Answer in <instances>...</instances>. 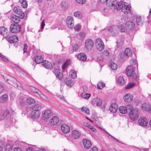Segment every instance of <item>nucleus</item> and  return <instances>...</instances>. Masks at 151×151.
Returning <instances> with one entry per match:
<instances>
[{"label":"nucleus","instance_id":"nucleus-19","mask_svg":"<svg viewBox=\"0 0 151 151\" xmlns=\"http://www.w3.org/2000/svg\"><path fill=\"white\" fill-rule=\"evenodd\" d=\"M61 130L65 133H68L70 131V128L67 124H63L61 127Z\"/></svg>","mask_w":151,"mask_h":151},{"label":"nucleus","instance_id":"nucleus-40","mask_svg":"<svg viewBox=\"0 0 151 151\" xmlns=\"http://www.w3.org/2000/svg\"><path fill=\"white\" fill-rule=\"evenodd\" d=\"M136 23L138 25H141L142 22L141 20V18L140 16H137L136 17Z\"/></svg>","mask_w":151,"mask_h":151},{"label":"nucleus","instance_id":"nucleus-58","mask_svg":"<svg viewBox=\"0 0 151 151\" xmlns=\"http://www.w3.org/2000/svg\"><path fill=\"white\" fill-rule=\"evenodd\" d=\"M27 46L26 44H24V47L23 49V53H24L25 52H27Z\"/></svg>","mask_w":151,"mask_h":151},{"label":"nucleus","instance_id":"nucleus-29","mask_svg":"<svg viewBox=\"0 0 151 151\" xmlns=\"http://www.w3.org/2000/svg\"><path fill=\"white\" fill-rule=\"evenodd\" d=\"M42 107V105L40 104H35L34 106H32V109L33 111H39Z\"/></svg>","mask_w":151,"mask_h":151},{"label":"nucleus","instance_id":"nucleus-55","mask_svg":"<svg viewBox=\"0 0 151 151\" xmlns=\"http://www.w3.org/2000/svg\"><path fill=\"white\" fill-rule=\"evenodd\" d=\"M61 6L62 9H67L68 8V6L65 4V2H62L61 4Z\"/></svg>","mask_w":151,"mask_h":151},{"label":"nucleus","instance_id":"nucleus-37","mask_svg":"<svg viewBox=\"0 0 151 151\" xmlns=\"http://www.w3.org/2000/svg\"><path fill=\"white\" fill-rule=\"evenodd\" d=\"M124 54L126 56L129 57L132 54V52L129 48H127L124 51Z\"/></svg>","mask_w":151,"mask_h":151},{"label":"nucleus","instance_id":"nucleus-4","mask_svg":"<svg viewBox=\"0 0 151 151\" xmlns=\"http://www.w3.org/2000/svg\"><path fill=\"white\" fill-rule=\"evenodd\" d=\"M14 12L17 14L18 15L20 18L23 19L25 16L24 13L22 12L19 7H15L13 9Z\"/></svg>","mask_w":151,"mask_h":151},{"label":"nucleus","instance_id":"nucleus-62","mask_svg":"<svg viewBox=\"0 0 151 151\" xmlns=\"http://www.w3.org/2000/svg\"><path fill=\"white\" fill-rule=\"evenodd\" d=\"M98 148L96 147H93L91 149V151H98Z\"/></svg>","mask_w":151,"mask_h":151},{"label":"nucleus","instance_id":"nucleus-25","mask_svg":"<svg viewBox=\"0 0 151 151\" xmlns=\"http://www.w3.org/2000/svg\"><path fill=\"white\" fill-rule=\"evenodd\" d=\"M124 99L125 101L130 102L132 99V95L131 94H127L124 97Z\"/></svg>","mask_w":151,"mask_h":151},{"label":"nucleus","instance_id":"nucleus-17","mask_svg":"<svg viewBox=\"0 0 151 151\" xmlns=\"http://www.w3.org/2000/svg\"><path fill=\"white\" fill-rule=\"evenodd\" d=\"M118 109V106L115 103L111 104L109 108L110 110L113 113L116 112Z\"/></svg>","mask_w":151,"mask_h":151},{"label":"nucleus","instance_id":"nucleus-57","mask_svg":"<svg viewBox=\"0 0 151 151\" xmlns=\"http://www.w3.org/2000/svg\"><path fill=\"white\" fill-rule=\"evenodd\" d=\"M136 61L135 60L133 59H132L130 61V63L132 65H133L136 64Z\"/></svg>","mask_w":151,"mask_h":151},{"label":"nucleus","instance_id":"nucleus-59","mask_svg":"<svg viewBox=\"0 0 151 151\" xmlns=\"http://www.w3.org/2000/svg\"><path fill=\"white\" fill-rule=\"evenodd\" d=\"M76 1L78 3L81 4H83L86 1L85 0H76Z\"/></svg>","mask_w":151,"mask_h":151},{"label":"nucleus","instance_id":"nucleus-54","mask_svg":"<svg viewBox=\"0 0 151 151\" xmlns=\"http://www.w3.org/2000/svg\"><path fill=\"white\" fill-rule=\"evenodd\" d=\"M118 28L119 30L122 32H123L125 31V29L124 27L121 25H119Z\"/></svg>","mask_w":151,"mask_h":151},{"label":"nucleus","instance_id":"nucleus-43","mask_svg":"<svg viewBox=\"0 0 151 151\" xmlns=\"http://www.w3.org/2000/svg\"><path fill=\"white\" fill-rule=\"evenodd\" d=\"M74 15L75 17L80 19L82 17V14L79 11L76 12L74 13Z\"/></svg>","mask_w":151,"mask_h":151},{"label":"nucleus","instance_id":"nucleus-41","mask_svg":"<svg viewBox=\"0 0 151 151\" xmlns=\"http://www.w3.org/2000/svg\"><path fill=\"white\" fill-rule=\"evenodd\" d=\"M70 63V61L68 60L66 61L62 65V69L63 70H65L67 68V66Z\"/></svg>","mask_w":151,"mask_h":151},{"label":"nucleus","instance_id":"nucleus-18","mask_svg":"<svg viewBox=\"0 0 151 151\" xmlns=\"http://www.w3.org/2000/svg\"><path fill=\"white\" fill-rule=\"evenodd\" d=\"M122 11L126 14H129L131 12V10L129 7L127 5L125 4H124L122 9Z\"/></svg>","mask_w":151,"mask_h":151},{"label":"nucleus","instance_id":"nucleus-56","mask_svg":"<svg viewBox=\"0 0 151 151\" xmlns=\"http://www.w3.org/2000/svg\"><path fill=\"white\" fill-rule=\"evenodd\" d=\"M25 100L24 99H20L19 101V104L22 106H24L25 104Z\"/></svg>","mask_w":151,"mask_h":151},{"label":"nucleus","instance_id":"nucleus-63","mask_svg":"<svg viewBox=\"0 0 151 151\" xmlns=\"http://www.w3.org/2000/svg\"><path fill=\"white\" fill-rule=\"evenodd\" d=\"M140 151H151V149H149L148 150L147 149L142 148Z\"/></svg>","mask_w":151,"mask_h":151},{"label":"nucleus","instance_id":"nucleus-11","mask_svg":"<svg viewBox=\"0 0 151 151\" xmlns=\"http://www.w3.org/2000/svg\"><path fill=\"white\" fill-rule=\"evenodd\" d=\"M134 72L133 66L130 65L128 66L126 70V73L128 76H131L133 75Z\"/></svg>","mask_w":151,"mask_h":151},{"label":"nucleus","instance_id":"nucleus-16","mask_svg":"<svg viewBox=\"0 0 151 151\" xmlns=\"http://www.w3.org/2000/svg\"><path fill=\"white\" fill-rule=\"evenodd\" d=\"M8 32L7 29L4 27H0V34L3 35L4 37H7V38H9V37L7 36Z\"/></svg>","mask_w":151,"mask_h":151},{"label":"nucleus","instance_id":"nucleus-50","mask_svg":"<svg viewBox=\"0 0 151 151\" xmlns=\"http://www.w3.org/2000/svg\"><path fill=\"white\" fill-rule=\"evenodd\" d=\"M40 93H37V94L39 95L40 97L43 99L47 100V98L46 96L44 94H42L40 91Z\"/></svg>","mask_w":151,"mask_h":151},{"label":"nucleus","instance_id":"nucleus-15","mask_svg":"<svg viewBox=\"0 0 151 151\" xmlns=\"http://www.w3.org/2000/svg\"><path fill=\"white\" fill-rule=\"evenodd\" d=\"M59 120L58 118L55 116L53 117L49 121V124L51 125H55L59 122Z\"/></svg>","mask_w":151,"mask_h":151},{"label":"nucleus","instance_id":"nucleus-30","mask_svg":"<svg viewBox=\"0 0 151 151\" xmlns=\"http://www.w3.org/2000/svg\"><path fill=\"white\" fill-rule=\"evenodd\" d=\"M84 92L82 93L81 94V97L83 99L88 100L91 96V94L90 93H85L86 91H84L83 89Z\"/></svg>","mask_w":151,"mask_h":151},{"label":"nucleus","instance_id":"nucleus-60","mask_svg":"<svg viewBox=\"0 0 151 151\" xmlns=\"http://www.w3.org/2000/svg\"><path fill=\"white\" fill-rule=\"evenodd\" d=\"M80 28V24H78L74 28L75 29L76 31L78 30Z\"/></svg>","mask_w":151,"mask_h":151},{"label":"nucleus","instance_id":"nucleus-39","mask_svg":"<svg viewBox=\"0 0 151 151\" xmlns=\"http://www.w3.org/2000/svg\"><path fill=\"white\" fill-rule=\"evenodd\" d=\"M26 101L27 103L28 104H31L34 103L35 102V99L31 97H29L27 99Z\"/></svg>","mask_w":151,"mask_h":151},{"label":"nucleus","instance_id":"nucleus-36","mask_svg":"<svg viewBox=\"0 0 151 151\" xmlns=\"http://www.w3.org/2000/svg\"><path fill=\"white\" fill-rule=\"evenodd\" d=\"M29 88L32 92L34 93H35L37 94V93H40V91L38 89H36L34 87L29 86Z\"/></svg>","mask_w":151,"mask_h":151},{"label":"nucleus","instance_id":"nucleus-61","mask_svg":"<svg viewBox=\"0 0 151 151\" xmlns=\"http://www.w3.org/2000/svg\"><path fill=\"white\" fill-rule=\"evenodd\" d=\"M4 91V88L2 85L0 84V94H1Z\"/></svg>","mask_w":151,"mask_h":151},{"label":"nucleus","instance_id":"nucleus-23","mask_svg":"<svg viewBox=\"0 0 151 151\" xmlns=\"http://www.w3.org/2000/svg\"><path fill=\"white\" fill-rule=\"evenodd\" d=\"M127 28L128 29L132 30L134 28L135 25L132 22H128L125 24Z\"/></svg>","mask_w":151,"mask_h":151},{"label":"nucleus","instance_id":"nucleus-35","mask_svg":"<svg viewBox=\"0 0 151 151\" xmlns=\"http://www.w3.org/2000/svg\"><path fill=\"white\" fill-rule=\"evenodd\" d=\"M80 109L82 112H84L88 114H89V109L87 107H83L81 109Z\"/></svg>","mask_w":151,"mask_h":151},{"label":"nucleus","instance_id":"nucleus-45","mask_svg":"<svg viewBox=\"0 0 151 151\" xmlns=\"http://www.w3.org/2000/svg\"><path fill=\"white\" fill-rule=\"evenodd\" d=\"M70 76L73 78H76V74L75 72L73 70H71L70 72Z\"/></svg>","mask_w":151,"mask_h":151},{"label":"nucleus","instance_id":"nucleus-14","mask_svg":"<svg viewBox=\"0 0 151 151\" xmlns=\"http://www.w3.org/2000/svg\"><path fill=\"white\" fill-rule=\"evenodd\" d=\"M53 72L57 78L60 79L63 76L62 71L60 69H56Z\"/></svg>","mask_w":151,"mask_h":151},{"label":"nucleus","instance_id":"nucleus-9","mask_svg":"<svg viewBox=\"0 0 151 151\" xmlns=\"http://www.w3.org/2000/svg\"><path fill=\"white\" fill-rule=\"evenodd\" d=\"M42 114L43 118L45 119H47L51 116L52 114L50 110H45L42 111Z\"/></svg>","mask_w":151,"mask_h":151},{"label":"nucleus","instance_id":"nucleus-8","mask_svg":"<svg viewBox=\"0 0 151 151\" xmlns=\"http://www.w3.org/2000/svg\"><path fill=\"white\" fill-rule=\"evenodd\" d=\"M138 122L140 126H144L147 124L148 120L145 117H140L138 120Z\"/></svg>","mask_w":151,"mask_h":151},{"label":"nucleus","instance_id":"nucleus-28","mask_svg":"<svg viewBox=\"0 0 151 151\" xmlns=\"http://www.w3.org/2000/svg\"><path fill=\"white\" fill-rule=\"evenodd\" d=\"M78 59L81 61H85L87 58V57L83 53H80L78 56Z\"/></svg>","mask_w":151,"mask_h":151},{"label":"nucleus","instance_id":"nucleus-38","mask_svg":"<svg viewBox=\"0 0 151 151\" xmlns=\"http://www.w3.org/2000/svg\"><path fill=\"white\" fill-rule=\"evenodd\" d=\"M109 65L110 67L113 70H116L117 68V66L116 64L113 62L110 63Z\"/></svg>","mask_w":151,"mask_h":151},{"label":"nucleus","instance_id":"nucleus-51","mask_svg":"<svg viewBox=\"0 0 151 151\" xmlns=\"http://www.w3.org/2000/svg\"><path fill=\"white\" fill-rule=\"evenodd\" d=\"M116 3V1L115 0H110L109 4V7L111 6H114Z\"/></svg>","mask_w":151,"mask_h":151},{"label":"nucleus","instance_id":"nucleus-1","mask_svg":"<svg viewBox=\"0 0 151 151\" xmlns=\"http://www.w3.org/2000/svg\"><path fill=\"white\" fill-rule=\"evenodd\" d=\"M3 77L4 80L8 81V83L9 84L14 86L18 88L19 89L18 82L17 80L14 77H11L6 73L4 74Z\"/></svg>","mask_w":151,"mask_h":151},{"label":"nucleus","instance_id":"nucleus-7","mask_svg":"<svg viewBox=\"0 0 151 151\" xmlns=\"http://www.w3.org/2000/svg\"><path fill=\"white\" fill-rule=\"evenodd\" d=\"M94 42L93 41L90 39H88L86 40L85 46L86 48L88 50H90L93 47Z\"/></svg>","mask_w":151,"mask_h":151},{"label":"nucleus","instance_id":"nucleus-34","mask_svg":"<svg viewBox=\"0 0 151 151\" xmlns=\"http://www.w3.org/2000/svg\"><path fill=\"white\" fill-rule=\"evenodd\" d=\"M8 98V96L4 94L0 98V102L3 103L6 101Z\"/></svg>","mask_w":151,"mask_h":151},{"label":"nucleus","instance_id":"nucleus-32","mask_svg":"<svg viewBox=\"0 0 151 151\" xmlns=\"http://www.w3.org/2000/svg\"><path fill=\"white\" fill-rule=\"evenodd\" d=\"M119 110L121 113L124 114L127 112V109L125 106H121L119 107Z\"/></svg>","mask_w":151,"mask_h":151},{"label":"nucleus","instance_id":"nucleus-6","mask_svg":"<svg viewBox=\"0 0 151 151\" xmlns=\"http://www.w3.org/2000/svg\"><path fill=\"white\" fill-rule=\"evenodd\" d=\"M20 28V26L14 24H11L10 26V31L13 33H15L19 31Z\"/></svg>","mask_w":151,"mask_h":151},{"label":"nucleus","instance_id":"nucleus-31","mask_svg":"<svg viewBox=\"0 0 151 151\" xmlns=\"http://www.w3.org/2000/svg\"><path fill=\"white\" fill-rule=\"evenodd\" d=\"M35 61L37 64L42 63L43 61L42 58L40 56H35Z\"/></svg>","mask_w":151,"mask_h":151},{"label":"nucleus","instance_id":"nucleus-13","mask_svg":"<svg viewBox=\"0 0 151 151\" xmlns=\"http://www.w3.org/2000/svg\"><path fill=\"white\" fill-rule=\"evenodd\" d=\"M42 65L47 69H51L52 68V66L51 63L47 60L43 61Z\"/></svg>","mask_w":151,"mask_h":151},{"label":"nucleus","instance_id":"nucleus-33","mask_svg":"<svg viewBox=\"0 0 151 151\" xmlns=\"http://www.w3.org/2000/svg\"><path fill=\"white\" fill-rule=\"evenodd\" d=\"M117 82L119 85H121L124 84L125 81L123 77L120 76L118 78Z\"/></svg>","mask_w":151,"mask_h":151},{"label":"nucleus","instance_id":"nucleus-44","mask_svg":"<svg viewBox=\"0 0 151 151\" xmlns=\"http://www.w3.org/2000/svg\"><path fill=\"white\" fill-rule=\"evenodd\" d=\"M142 108L144 110L147 111L151 110V108L148 105L143 104L142 106Z\"/></svg>","mask_w":151,"mask_h":151},{"label":"nucleus","instance_id":"nucleus-2","mask_svg":"<svg viewBox=\"0 0 151 151\" xmlns=\"http://www.w3.org/2000/svg\"><path fill=\"white\" fill-rule=\"evenodd\" d=\"M138 111V109L137 108L131 109L129 114L130 118L132 120H137L139 116Z\"/></svg>","mask_w":151,"mask_h":151},{"label":"nucleus","instance_id":"nucleus-3","mask_svg":"<svg viewBox=\"0 0 151 151\" xmlns=\"http://www.w3.org/2000/svg\"><path fill=\"white\" fill-rule=\"evenodd\" d=\"M95 43L96 46L98 50L101 51L104 49V43L101 39L98 38L96 39Z\"/></svg>","mask_w":151,"mask_h":151},{"label":"nucleus","instance_id":"nucleus-26","mask_svg":"<svg viewBox=\"0 0 151 151\" xmlns=\"http://www.w3.org/2000/svg\"><path fill=\"white\" fill-rule=\"evenodd\" d=\"M40 115L39 111L33 110L31 114V116L33 118H38L39 117Z\"/></svg>","mask_w":151,"mask_h":151},{"label":"nucleus","instance_id":"nucleus-27","mask_svg":"<svg viewBox=\"0 0 151 151\" xmlns=\"http://www.w3.org/2000/svg\"><path fill=\"white\" fill-rule=\"evenodd\" d=\"M11 19L15 24H18L20 21L19 17L15 15H13L12 16Z\"/></svg>","mask_w":151,"mask_h":151},{"label":"nucleus","instance_id":"nucleus-48","mask_svg":"<svg viewBox=\"0 0 151 151\" xmlns=\"http://www.w3.org/2000/svg\"><path fill=\"white\" fill-rule=\"evenodd\" d=\"M98 88L101 89L105 86V83L101 82H100L97 85Z\"/></svg>","mask_w":151,"mask_h":151},{"label":"nucleus","instance_id":"nucleus-24","mask_svg":"<svg viewBox=\"0 0 151 151\" xmlns=\"http://www.w3.org/2000/svg\"><path fill=\"white\" fill-rule=\"evenodd\" d=\"M72 133L73 137L75 139L78 138L81 135V132L76 130H73Z\"/></svg>","mask_w":151,"mask_h":151},{"label":"nucleus","instance_id":"nucleus-12","mask_svg":"<svg viewBox=\"0 0 151 151\" xmlns=\"http://www.w3.org/2000/svg\"><path fill=\"white\" fill-rule=\"evenodd\" d=\"M102 101L100 99L94 98L91 100V104L93 106H100L102 104Z\"/></svg>","mask_w":151,"mask_h":151},{"label":"nucleus","instance_id":"nucleus-20","mask_svg":"<svg viewBox=\"0 0 151 151\" xmlns=\"http://www.w3.org/2000/svg\"><path fill=\"white\" fill-rule=\"evenodd\" d=\"M18 39L17 35H14L9 38V42L10 43L17 42Z\"/></svg>","mask_w":151,"mask_h":151},{"label":"nucleus","instance_id":"nucleus-64","mask_svg":"<svg viewBox=\"0 0 151 151\" xmlns=\"http://www.w3.org/2000/svg\"><path fill=\"white\" fill-rule=\"evenodd\" d=\"M14 151H22L20 148L18 147H15L14 148Z\"/></svg>","mask_w":151,"mask_h":151},{"label":"nucleus","instance_id":"nucleus-10","mask_svg":"<svg viewBox=\"0 0 151 151\" xmlns=\"http://www.w3.org/2000/svg\"><path fill=\"white\" fill-rule=\"evenodd\" d=\"M10 117L9 111L8 110H5L0 116L1 120L7 119Z\"/></svg>","mask_w":151,"mask_h":151},{"label":"nucleus","instance_id":"nucleus-22","mask_svg":"<svg viewBox=\"0 0 151 151\" xmlns=\"http://www.w3.org/2000/svg\"><path fill=\"white\" fill-rule=\"evenodd\" d=\"M124 4L120 2H119L117 3L116 2L114 6L115 9L117 10H119L120 9L122 10Z\"/></svg>","mask_w":151,"mask_h":151},{"label":"nucleus","instance_id":"nucleus-42","mask_svg":"<svg viewBox=\"0 0 151 151\" xmlns=\"http://www.w3.org/2000/svg\"><path fill=\"white\" fill-rule=\"evenodd\" d=\"M19 2L21 4L22 6L24 8H26L27 4L26 1L23 0H19Z\"/></svg>","mask_w":151,"mask_h":151},{"label":"nucleus","instance_id":"nucleus-21","mask_svg":"<svg viewBox=\"0 0 151 151\" xmlns=\"http://www.w3.org/2000/svg\"><path fill=\"white\" fill-rule=\"evenodd\" d=\"M83 143L84 147L87 149L89 148L91 146V143L90 141L86 139H83Z\"/></svg>","mask_w":151,"mask_h":151},{"label":"nucleus","instance_id":"nucleus-46","mask_svg":"<svg viewBox=\"0 0 151 151\" xmlns=\"http://www.w3.org/2000/svg\"><path fill=\"white\" fill-rule=\"evenodd\" d=\"M127 56L125 55L124 53H122L120 55V60L121 61H123L127 59Z\"/></svg>","mask_w":151,"mask_h":151},{"label":"nucleus","instance_id":"nucleus-53","mask_svg":"<svg viewBox=\"0 0 151 151\" xmlns=\"http://www.w3.org/2000/svg\"><path fill=\"white\" fill-rule=\"evenodd\" d=\"M135 85L134 83H132L127 85L125 87L126 89H129L133 87Z\"/></svg>","mask_w":151,"mask_h":151},{"label":"nucleus","instance_id":"nucleus-49","mask_svg":"<svg viewBox=\"0 0 151 151\" xmlns=\"http://www.w3.org/2000/svg\"><path fill=\"white\" fill-rule=\"evenodd\" d=\"M79 35L80 36V37L79 38L81 40H84L86 36V34L85 33L83 32H80L79 33Z\"/></svg>","mask_w":151,"mask_h":151},{"label":"nucleus","instance_id":"nucleus-47","mask_svg":"<svg viewBox=\"0 0 151 151\" xmlns=\"http://www.w3.org/2000/svg\"><path fill=\"white\" fill-rule=\"evenodd\" d=\"M65 84L67 86L70 87L73 85L74 83L71 80H67L65 81Z\"/></svg>","mask_w":151,"mask_h":151},{"label":"nucleus","instance_id":"nucleus-52","mask_svg":"<svg viewBox=\"0 0 151 151\" xmlns=\"http://www.w3.org/2000/svg\"><path fill=\"white\" fill-rule=\"evenodd\" d=\"M0 59H2L5 62H7L8 61V59L3 55L0 53Z\"/></svg>","mask_w":151,"mask_h":151},{"label":"nucleus","instance_id":"nucleus-5","mask_svg":"<svg viewBox=\"0 0 151 151\" xmlns=\"http://www.w3.org/2000/svg\"><path fill=\"white\" fill-rule=\"evenodd\" d=\"M66 24L68 27L70 28H72L74 27L73 19L70 16H68L67 18Z\"/></svg>","mask_w":151,"mask_h":151}]
</instances>
